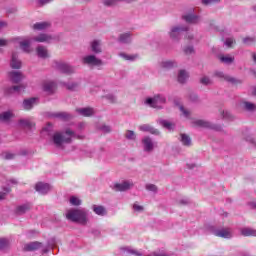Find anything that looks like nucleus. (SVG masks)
<instances>
[{"label": "nucleus", "mask_w": 256, "mask_h": 256, "mask_svg": "<svg viewBox=\"0 0 256 256\" xmlns=\"http://www.w3.org/2000/svg\"><path fill=\"white\" fill-rule=\"evenodd\" d=\"M186 23H199V16L193 14H187L182 17Z\"/></svg>", "instance_id": "27"}, {"label": "nucleus", "mask_w": 256, "mask_h": 256, "mask_svg": "<svg viewBox=\"0 0 256 256\" xmlns=\"http://www.w3.org/2000/svg\"><path fill=\"white\" fill-rule=\"evenodd\" d=\"M105 99H107L110 103H115V101H116L115 95H113V94H107L105 96Z\"/></svg>", "instance_id": "49"}, {"label": "nucleus", "mask_w": 256, "mask_h": 256, "mask_svg": "<svg viewBox=\"0 0 256 256\" xmlns=\"http://www.w3.org/2000/svg\"><path fill=\"white\" fill-rule=\"evenodd\" d=\"M140 131H144L145 133H151L152 135H159V130L153 128L149 124H143L139 127Z\"/></svg>", "instance_id": "20"}, {"label": "nucleus", "mask_w": 256, "mask_h": 256, "mask_svg": "<svg viewBox=\"0 0 256 256\" xmlns=\"http://www.w3.org/2000/svg\"><path fill=\"white\" fill-rule=\"evenodd\" d=\"M53 0H39V5H47V3H51Z\"/></svg>", "instance_id": "60"}, {"label": "nucleus", "mask_w": 256, "mask_h": 256, "mask_svg": "<svg viewBox=\"0 0 256 256\" xmlns=\"http://www.w3.org/2000/svg\"><path fill=\"white\" fill-rule=\"evenodd\" d=\"M76 112L78 115H82V117H93V115H95V110L91 107L78 108Z\"/></svg>", "instance_id": "14"}, {"label": "nucleus", "mask_w": 256, "mask_h": 256, "mask_svg": "<svg viewBox=\"0 0 256 256\" xmlns=\"http://www.w3.org/2000/svg\"><path fill=\"white\" fill-rule=\"evenodd\" d=\"M166 101L165 96L158 94L152 98H146L144 103L153 109H161L163 105H165Z\"/></svg>", "instance_id": "3"}, {"label": "nucleus", "mask_w": 256, "mask_h": 256, "mask_svg": "<svg viewBox=\"0 0 256 256\" xmlns=\"http://www.w3.org/2000/svg\"><path fill=\"white\" fill-rule=\"evenodd\" d=\"M119 57L124 59V61H135L136 59H139V55H137V54L129 55V54H125L123 52H121L119 54Z\"/></svg>", "instance_id": "32"}, {"label": "nucleus", "mask_w": 256, "mask_h": 256, "mask_svg": "<svg viewBox=\"0 0 256 256\" xmlns=\"http://www.w3.org/2000/svg\"><path fill=\"white\" fill-rule=\"evenodd\" d=\"M159 123L164 127V129H168V131L173 130L175 125L167 120H159Z\"/></svg>", "instance_id": "38"}, {"label": "nucleus", "mask_w": 256, "mask_h": 256, "mask_svg": "<svg viewBox=\"0 0 256 256\" xmlns=\"http://www.w3.org/2000/svg\"><path fill=\"white\" fill-rule=\"evenodd\" d=\"M101 131H103L104 133H109L111 131V127L107 125H103L101 127Z\"/></svg>", "instance_id": "55"}, {"label": "nucleus", "mask_w": 256, "mask_h": 256, "mask_svg": "<svg viewBox=\"0 0 256 256\" xmlns=\"http://www.w3.org/2000/svg\"><path fill=\"white\" fill-rule=\"evenodd\" d=\"M5 27H7V22L0 21V31H3V29H5Z\"/></svg>", "instance_id": "58"}, {"label": "nucleus", "mask_w": 256, "mask_h": 256, "mask_svg": "<svg viewBox=\"0 0 256 256\" xmlns=\"http://www.w3.org/2000/svg\"><path fill=\"white\" fill-rule=\"evenodd\" d=\"M49 25V22H39L34 24L33 29H36L37 31H43V29H47Z\"/></svg>", "instance_id": "35"}, {"label": "nucleus", "mask_w": 256, "mask_h": 256, "mask_svg": "<svg viewBox=\"0 0 256 256\" xmlns=\"http://www.w3.org/2000/svg\"><path fill=\"white\" fill-rule=\"evenodd\" d=\"M103 1H104V5H107L109 7L111 5H115L117 1H126V3H131V1L133 0H103Z\"/></svg>", "instance_id": "43"}, {"label": "nucleus", "mask_w": 256, "mask_h": 256, "mask_svg": "<svg viewBox=\"0 0 256 256\" xmlns=\"http://www.w3.org/2000/svg\"><path fill=\"white\" fill-rule=\"evenodd\" d=\"M179 109L183 113L184 117H189V111L185 110L183 106H179Z\"/></svg>", "instance_id": "54"}, {"label": "nucleus", "mask_w": 256, "mask_h": 256, "mask_svg": "<svg viewBox=\"0 0 256 256\" xmlns=\"http://www.w3.org/2000/svg\"><path fill=\"white\" fill-rule=\"evenodd\" d=\"M216 237H222L223 239H231L233 237V231L231 228H222L219 230H213Z\"/></svg>", "instance_id": "9"}, {"label": "nucleus", "mask_w": 256, "mask_h": 256, "mask_svg": "<svg viewBox=\"0 0 256 256\" xmlns=\"http://www.w3.org/2000/svg\"><path fill=\"white\" fill-rule=\"evenodd\" d=\"M187 203H189V200H181L182 205H187Z\"/></svg>", "instance_id": "62"}, {"label": "nucleus", "mask_w": 256, "mask_h": 256, "mask_svg": "<svg viewBox=\"0 0 256 256\" xmlns=\"http://www.w3.org/2000/svg\"><path fill=\"white\" fill-rule=\"evenodd\" d=\"M254 63H256V53L252 55Z\"/></svg>", "instance_id": "63"}, {"label": "nucleus", "mask_w": 256, "mask_h": 256, "mask_svg": "<svg viewBox=\"0 0 256 256\" xmlns=\"http://www.w3.org/2000/svg\"><path fill=\"white\" fill-rule=\"evenodd\" d=\"M128 253H131V255L143 256V254H141L140 252L131 249H128Z\"/></svg>", "instance_id": "57"}, {"label": "nucleus", "mask_w": 256, "mask_h": 256, "mask_svg": "<svg viewBox=\"0 0 256 256\" xmlns=\"http://www.w3.org/2000/svg\"><path fill=\"white\" fill-rule=\"evenodd\" d=\"M56 69H58V71H61V73H66L67 75L75 73V67L65 62H56Z\"/></svg>", "instance_id": "8"}, {"label": "nucleus", "mask_w": 256, "mask_h": 256, "mask_svg": "<svg viewBox=\"0 0 256 256\" xmlns=\"http://www.w3.org/2000/svg\"><path fill=\"white\" fill-rule=\"evenodd\" d=\"M66 218L73 223H80V225H87L89 221V211L85 208L70 209L66 212Z\"/></svg>", "instance_id": "2"}, {"label": "nucleus", "mask_w": 256, "mask_h": 256, "mask_svg": "<svg viewBox=\"0 0 256 256\" xmlns=\"http://www.w3.org/2000/svg\"><path fill=\"white\" fill-rule=\"evenodd\" d=\"M52 131L53 124L48 123L42 129V135L48 133L51 143H53V145L59 149H61L63 145L71 143L73 139H83L82 136L77 135V133H75V131L71 130L70 128H67L65 131H56L54 133H52Z\"/></svg>", "instance_id": "1"}, {"label": "nucleus", "mask_w": 256, "mask_h": 256, "mask_svg": "<svg viewBox=\"0 0 256 256\" xmlns=\"http://www.w3.org/2000/svg\"><path fill=\"white\" fill-rule=\"evenodd\" d=\"M135 132L131 131V130H128L126 132V139H129L130 141H135Z\"/></svg>", "instance_id": "45"}, {"label": "nucleus", "mask_w": 256, "mask_h": 256, "mask_svg": "<svg viewBox=\"0 0 256 256\" xmlns=\"http://www.w3.org/2000/svg\"><path fill=\"white\" fill-rule=\"evenodd\" d=\"M161 67L163 69H173V67H177V62L171 60H165L161 63Z\"/></svg>", "instance_id": "34"}, {"label": "nucleus", "mask_w": 256, "mask_h": 256, "mask_svg": "<svg viewBox=\"0 0 256 256\" xmlns=\"http://www.w3.org/2000/svg\"><path fill=\"white\" fill-rule=\"evenodd\" d=\"M13 157H15V155H14L13 153L7 152V153L5 154V159H13Z\"/></svg>", "instance_id": "59"}, {"label": "nucleus", "mask_w": 256, "mask_h": 256, "mask_svg": "<svg viewBox=\"0 0 256 256\" xmlns=\"http://www.w3.org/2000/svg\"><path fill=\"white\" fill-rule=\"evenodd\" d=\"M13 41L20 45V49H22L24 51V53L31 52V48H30L31 47V39L30 38L16 37V38H13Z\"/></svg>", "instance_id": "7"}, {"label": "nucleus", "mask_w": 256, "mask_h": 256, "mask_svg": "<svg viewBox=\"0 0 256 256\" xmlns=\"http://www.w3.org/2000/svg\"><path fill=\"white\" fill-rule=\"evenodd\" d=\"M189 79V73L185 70H180L178 73V82L185 83Z\"/></svg>", "instance_id": "33"}, {"label": "nucleus", "mask_w": 256, "mask_h": 256, "mask_svg": "<svg viewBox=\"0 0 256 256\" xmlns=\"http://www.w3.org/2000/svg\"><path fill=\"white\" fill-rule=\"evenodd\" d=\"M51 117H54L56 119H62L63 121H69L71 119V114L67 112H57L51 115Z\"/></svg>", "instance_id": "25"}, {"label": "nucleus", "mask_w": 256, "mask_h": 256, "mask_svg": "<svg viewBox=\"0 0 256 256\" xmlns=\"http://www.w3.org/2000/svg\"><path fill=\"white\" fill-rule=\"evenodd\" d=\"M10 67L12 69H21V62L17 53H12V58L10 61Z\"/></svg>", "instance_id": "19"}, {"label": "nucleus", "mask_w": 256, "mask_h": 256, "mask_svg": "<svg viewBox=\"0 0 256 256\" xmlns=\"http://www.w3.org/2000/svg\"><path fill=\"white\" fill-rule=\"evenodd\" d=\"M131 40V33H124L119 36L120 43H129Z\"/></svg>", "instance_id": "37"}, {"label": "nucleus", "mask_w": 256, "mask_h": 256, "mask_svg": "<svg viewBox=\"0 0 256 256\" xmlns=\"http://www.w3.org/2000/svg\"><path fill=\"white\" fill-rule=\"evenodd\" d=\"M188 30L189 28L183 26L172 27L170 31V39H172V41H179L181 36Z\"/></svg>", "instance_id": "6"}, {"label": "nucleus", "mask_w": 256, "mask_h": 256, "mask_svg": "<svg viewBox=\"0 0 256 256\" xmlns=\"http://www.w3.org/2000/svg\"><path fill=\"white\" fill-rule=\"evenodd\" d=\"M9 40L0 38V47H7Z\"/></svg>", "instance_id": "53"}, {"label": "nucleus", "mask_w": 256, "mask_h": 256, "mask_svg": "<svg viewBox=\"0 0 256 256\" xmlns=\"http://www.w3.org/2000/svg\"><path fill=\"white\" fill-rule=\"evenodd\" d=\"M147 191H152V193H157V186L155 184H146Z\"/></svg>", "instance_id": "47"}, {"label": "nucleus", "mask_w": 256, "mask_h": 256, "mask_svg": "<svg viewBox=\"0 0 256 256\" xmlns=\"http://www.w3.org/2000/svg\"><path fill=\"white\" fill-rule=\"evenodd\" d=\"M8 78L12 83H21L23 81V73L19 71L8 72Z\"/></svg>", "instance_id": "12"}, {"label": "nucleus", "mask_w": 256, "mask_h": 256, "mask_svg": "<svg viewBox=\"0 0 256 256\" xmlns=\"http://www.w3.org/2000/svg\"><path fill=\"white\" fill-rule=\"evenodd\" d=\"M7 193L5 192H0V201H3V199H5Z\"/></svg>", "instance_id": "61"}, {"label": "nucleus", "mask_w": 256, "mask_h": 256, "mask_svg": "<svg viewBox=\"0 0 256 256\" xmlns=\"http://www.w3.org/2000/svg\"><path fill=\"white\" fill-rule=\"evenodd\" d=\"M133 209H134V211H136L137 213H141V212H143V206H141V205H139V203H134L133 204Z\"/></svg>", "instance_id": "48"}, {"label": "nucleus", "mask_w": 256, "mask_h": 256, "mask_svg": "<svg viewBox=\"0 0 256 256\" xmlns=\"http://www.w3.org/2000/svg\"><path fill=\"white\" fill-rule=\"evenodd\" d=\"M252 95L256 96V86L253 88Z\"/></svg>", "instance_id": "64"}, {"label": "nucleus", "mask_w": 256, "mask_h": 256, "mask_svg": "<svg viewBox=\"0 0 256 256\" xmlns=\"http://www.w3.org/2000/svg\"><path fill=\"white\" fill-rule=\"evenodd\" d=\"M9 247V240L5 238H0V251L7 249Z\"/></svg>", "instance_id": "42"}, {"label": "nucleus", "mask_w": 256, "mask_h": 256, "mask_svg": "<svg viewBox=\"0 0 256 256\" xmlns=\"http://www.w3.org/2000/svg\"><path fill=\"white\" fill-rule=\"evenodd\" d=\"M22 91H25V85L23 84L6 88L4 93L5 95H11L12 93H21Z\"/></svg>", "instance_id": "17"}, {"label": "nucleus", "mask_w": 256, "mask_h": 256, "mask_svg": "<svg viewBox=\"0 0 256 256\" xmlns=\"http://www.w3.org/2000/svg\"><path fill=\"white\" fill-rule=\"evenodd\" d=\"M133 186V182L126 180L121 183L114 184L115 191H127L128 189H131Z\"/></svg>", "instance_id": "13"}, {"label": "nucleus", "mask_w": 256, "mask_h": 256, "mask_svg": "<svg viewBox=\"0 0 256 256\" xmlns=\"http://www.w3.org/2000/svg\"><path fill=\"white\" fill-rule=\"evenodd\" d=\"M90 47H91L92 53H96V54L101 53V51H102L101 40H93L90 43Z\"/></svg>", "instance_id": "22"}, {"label": "nucleus", "mask_w": 256, "mask_h": 256, "mask_svg": "<svg viewBox=\"0 0 256 256\" xmlns=\"http://www.w3.org/2000/svg\"><path fill=\"white\" fill-rule=\"evenodd\" d=\"M36 51H37L38 57H40L41 59H47V57H49V53L47 52V48H45L43 46H38Z\"/></svg>", "instance_id": "28"}, {"label": "nucleus", "mask_w": 256, "mask_h": 256, "mask_svg": "<svg viewBox=\"0 0 256 256\" xmlns=\"http://www.w3.org/2000/svg\"><path fill=\"white\" fill-rule=\"evenodd\" d=\"M34 41H37L38 43H45L51 41V37L45 34H40L39 36L34 38Z\"/></svg>", "instance_id": "36"}, {"label": "nucleus", "mask_w": 256, "mask_h": 256, "mask_svg": "<svg viewBox=\"0 0 256 256\" xmlns=\"http://www.w3.org/2000/svg\"><path fill=\"white\" fill-rule=\"evenodd\" d=\"M241 235L244 237H256V230L253 228H242Z\"/></svg>", "instance_id": "26"}, {"label": "nucleus", "mask_w": 256, "mask_h": 256, "mask_svg": "<svg viewBox=\"0 0 256 256\" xmlns=\"http://www.w3.org/2000/svg\"><path fill=\"white\" fill-rule=\"evenodd\" d=\"M55 87H57V84L54 81H46L43 84V91L48 95H52L55 92Z\"/></svg>", "instance_id": "15"}, {"label": "nucleus", "mask_w": 256, "mask_h": 256, "mask_svg": "<svg viewBox=\"0 0 256 256\" xmlns=\"http://www.w3.org/2000/svg\"><path fill=\"white\" fill-rule=\"evenodd\" d=\"M42 253H49V246H43L41 242H30L24 245V251H39Z\"/></svg>", "instance_id": "4"}, {"label": "nucleus", "mask_w": 256, "mask_h": 256, "mask_svg": "<svg viewBox=\"0 0 256 256\" xmlns=\"http://www.w3.org/2000/svg\"><path fill=\"white\" fill-rule=\"evenodd\" d=\"M221 63H225L226 65H231L233 61H235L234 57H231L229 55L226 56H220Z\"/></svg>", "instance_id": "40"}, {"label": "nucleus", "mask_w": 256, "mask_h": 256, "mask_svg": "<svg viewBox=\"0 0 256 256\" xmlns=\"http://www.w3.org/2000/svg\"><path fill=\"white\" fill-rule=\"evenodd\" d=\"M70 205H73L74 207H79L81 205L82 201L77 196H71L69 199Z\"/></svg>", "instance_id": "39"}, {"label": "nucleus", "mask_w": 256, "mask_h": 256, "mask_svg": "<svg viewBox=\"0 0 256 256\" xmlns=\"http://www.w3.org/2000/svg\"><path fill=\"white\" fill-rule=\"evenodd\" d=\"M233 43H235V40H233V38H228L226 39V41L224 42V45H226V47H232Z\"/></svg>", "instance_id": "50"}, {"label": "nucleus", "mask_w": 256, "mask_h": 256, "mask_svg": "<svg viewBox=\"0 0 256 256\" xmlns=\"http://www.w3.org/2000/svg\"><path fill=\"white\" fill-rule=\"evenodd\" d=\"M254 41H255V39L251 38V37H246V38L243 39V43L245 45H251V43H253Z\"/></svg>", "instance_id": "51"}, {"label": "nucleus", "mask_w": 256, "mask_h": 256, "mask_svg": "<svg viewBox=\"0 0 256 256\" xmlns=\"http://www.w3.org/2000/svg\"><path fill=\"white\" fill-rule=\"evenodd\" d=\"M92 211H94V213L100 217H105V215H107V209L101 205H93Z\"/></svg>", "instance_id": "23"}, {"label": "nucleus", "mask_w": 256, "mask_h": 256, "mask_svg": "<svg viewBox=\"0 0 256 256\" xmlns=\"http://www.w3.org/2000/svg\"><path fill=\"white\" fill-rule=\"evenodd\" d=\"M142 145L146 153H151V151L155 149V142H153V140L149 136H145L142 139Z\"/></svg>", "instance_id": "10"}, {"label": "nucleus", "mask_w": 256, "mask_h": 256, "mask_svg": "<svg viewBox=\"0 0 256 256\" xmlns=\"http://www.w3.org/2000/svg\"><path fill=\"white\" fill-rule=\"evenodd\" d=\"M19 125L25 129H33V127H35V123L29 119H21Z\"/></svg>", "instance_id": "29"}, {"label": "nucleus", "mask_w": 256, "mask_h": 256, "mask_svg": "<svg viewBox=\"0 0 256 256\" xmlns=\"http://www.w3.org/2000/svg\"><path fill=\"white\" fill-rule=\"evenodd\" d=\"M35 190L37 193H40V195H47V193L51 191V186L47 183L38 182L35 186Z\"/></svg>", "instance_id": "11"}, {"label": "nucleus", "mask_w": 256, "mask_h": 256, "mask_svg": "<svg viewBox=\"0 0 256 256\" xmlns=\"http://www.w3.org/2000/svg\"><path fill=\"white\" fill-rule=\"evenodd\" d=\"M243 105L246 111H256V105L254 103L244 102Z\"/></svg>", "instance_id": "41"}, {"label": "nucleus", "mask_w": 256, "mask_h": 256, "mask_svg": "<svg viewBox=\"0 0 256 256\" xmlns=\"http://www.w3.org/2000/svg\"><path fill=\"white\" fill-rule=\"evenodd\" d=\"M15 117L12 111H6L0 114V123H9Z\"/></svg>", "instance_id": "18"}, {"label": "nucleus", "mask_w": 256, "mask_h": 256, "mask_svg": "<svg viewBox=\"0 0 256 256\" xmlns=\"http://www.w3.org/2000/svg\"><path fill=\"white\" fill-rule=\"evenodd\" d=\"M200 83L202 84V85H211V79L209 78V77H207V76H204V77H202L201 79H200Z\"/></svg>", "instance_id": "46"}, {"label": "nucleus", "mask_w": 256, "mask_h": 256, "mask_svg": "<svg viewBox=\"0 0 256 256\" xmlns=\"http://www.w3.org/2000/svg\"><path fill=\"white\" fill-rule=\"evenodd\" d=\"M184 52L186 53V55H191V53H193V46L185 48Z\"/></svg>", "instance_id": "56"}, {"label": "nucleus", "mask_w": 256, "mask_h": 256, "mask_svg": "<svg viewBox=\"0 0 256 256\" xmlns=\"http://www.w3.org/2000/svg\"><path fill=\"white\" fill-rule=\"evenodd\" d=\"M203 5H211L212 3H219V0H202Z\"/></svg>", "instance_id": "52"}, {"label": "nucleus", "mask_w": 256, "mask_h": 256, "mask_svg": "<svg viewBox=\"0 0 256 256\" xmlns=\"http://www.w3.org/2000/svg\"><path fill=\"white\" fill-rule=\"evenodd\" d=\"M180 143H182L184 147H191V137H189L187 134H181Z\"/></svg>", "instance_id": "30"}, {"label": "nucleus", "mask_w": 256, "mask_h": 256, "mask_svg": "<svg viewBox=\"0 0 256 256\" xmlns=\"http://www.w3.org/2000/svg\"><path fill=\"white\" fill-rule=\"evenodd\" d=\"M214 76L218 77L219 79H224V81H227L228 83H235L236 82L235 78H233V77H231L227 74H224L221 71H216L214 73Z\"/></svg>", "instance_id": "21"}, {"label": "nucleus", "mask_w": 256, "mask_h": 256, "mask_svg": "<svg viewBox=\"0 0 256 256\" xmlns=\"http://www.w3.org/2000/svg\"><path fill=\"white\" fill-rule=\"evenodd\" d=\"M39 99L37 98H30V99H26L23 101V108L26 111H30V109H33V107H35V105H37Z\"/></svg>", "instance_id": "16"}, {"label": "nucleus", "mask_w": 256, "mask_h": 256, "mask_svg": "<svg viewBox=\"0 0 256 256\" xmlns=\"http://www.w3.org/2000/svg\"><path fill=\"white\" fill-rule=\"evenodd\" d=\"M82 63L84 65H88V67H101V65H103V61L97 58L95 55L84 56Z\"/></svg>", "instance_id": "5"}, {"label": "nucleus", "mask_w": 256, "mask_h": 256, "mask_svg": "<svg viewBox=\"0 0 256 256\" xmlns=\"http://www.w3.org/2000/svg\"><path fill=\"white\" fill-rule=\"evenodd\" d=\"M194 125H196L197 127H204L206 129H213L211 123L205 120H195Z\"/></svg>", "instance_id": "31"}, {"label": "nucleus", "mask_w": 256, "mask_h": 256, "mask_svg": "<svg viewBox=\"0 0 256 256\" xmlns=\"http://www.w3.org/2000/svg\"><path fill=\"white\" fill-rule=\"evenodd\" d=\"M222 119H227L228 121H233V115L229 111H222Z\"/></svg>", "instance_id": "44"}, {"label": "nucleus", "mask_w": 256, "mask_h": 256, "mask_svg": "<svg viewBox=\"0 0 256 256\" xmlns=\"http://www.w3.org/2000/svg\"><path fill=\"white\" fill-rule=\"evenodd\" d=\"M29 209H31V204H29V203L23 204V205L16 207L15 213H16V215H24V213H27V211H29Z\"/></svg>", "instance_id": "24"}]
</instances>
